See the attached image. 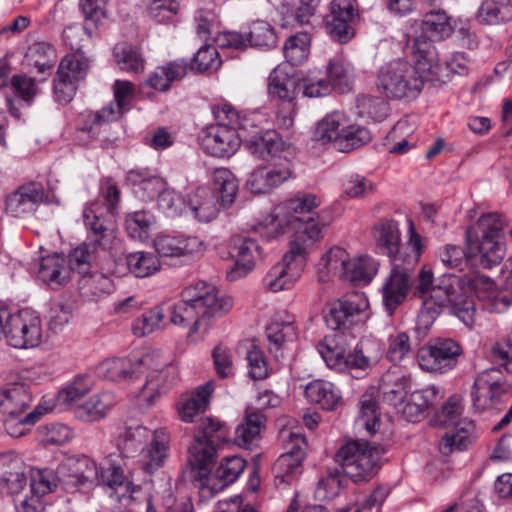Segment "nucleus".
I'll list each match as a JSON object with an SVG mask.
<instances>
[{
	"mask_svg": "<svg viewBox=\"0 0 512 512\" xmlns=\"http://www.w3.org/2000/svg\"><path fill=\"white\" fill-rule=\"evenodd\" d=\"M416 65L404 59L383 64L377 72V90L386 99L415 100L421 93L428 72L436 67V50L425 39H417L412 47Z\"/></svg>",
	"mask_w": 512,
	"mask_h": 512,
	"instance_id": "f257e3e1",
	"label": "nucleus"
},
{
	"mask_svg": "<svg viewBox=\"0 0 512 512\" xmlns=\"http://www.w3.org/2000/svg\"><path fill=\"white\" fill-rule=\"evenodd\" d=\"M504 228L500 215L488 213L482 215L474 227L466 230L467 249L447 244L439 249L441 262L451 269L462 270L468 261L478 259L479 264L486 269L498 265L505 254L501 241Z\"/></svg>",
	"mask_w": 512,
	"mask_h": 512,
	"instance_id": "f03ea898",
	"label": "nucleus"
},
{
	"mask_svg": "<svg viewBox=\"0 0 512 512\" xmlns=\"http://www.w3.org/2000/svg\"><path fill=\"white\" fill-rule=\"evenodd\" d=\"M415 296L423 302V308L438 315L442 309H448L466 326L472 327L475 322V306L463 291L457 276L445 274L433 282V273L423 268L418 275Z\"/></svg>",
	"mask_w": 512,
	"mask_h": 512,
	"instance_id": "7ed1b4c3",
	"label": "nucleus"
},
{
	"mask_svg": "<svg viewBox=\"0 0 512 512\" xmlns=\"http://www.w3.org/2000/svg\"><path fill=\"white\" fill-rule=\"evenodd\" d=\"M120 202L116 182L106 178L100 183L96 201L84 208L83 219L91 238L105 250H111L116 241L115 214Z\"/></svg>",
	"mask_w": 512,
	"mask_h": 512,
	"instance_id": "20e7f679",
	"label": "nucleus"
},
{
	"mask_svg": "<svg viewBox=\"0 0 512 512\" xmlns=\"http://www.w3.org/2000/svg\"><path fill=\"white\" fill-rule=\"evenodd\" d=\"M213 115L217 123L202 131L200 145L211 156L230 157L239 149L242 142V118L227 103L214 106Z\"/></svg>",
	"mask_w": 512,
	"mask_h": 512,
	"instance_id": "39448f33",
	"label": "nucleus"
},
{
	"mask_svg": "<svg viewBox=\"0 0 512 512\" xmlns=\"http://www.w3.org/2000/svg\"><path fill=\"white\" fill-rule=\"evenodd\" d=\"M407 233L410 254L405 258H396L391 263V273L382 287L383 303L390 316L404 302L410 291V272L418 263L422 251L421 236L417 233L411 220L408 221Z\"/></svg>",
	"mask_w": 512,
	"mask_h": 512,
	"instance_id": "423d86ee",
	"label": "nucleus"
},
{
	"mask_svg": "<svg viewBox=\"0 0 512 512\" xmlns=\"http://www.w3.org/2000/svg\"><path fill=\"white\" fill-rule=\"evenodd\" d=\"M320 198L315 194L298 193L295 197L278 205L261 222L255 224L252 232L264 241H270L285 233V225H295L306 213L319 207Z\"/></svg>",
	"mask_w": 512,
	"mask_h": 512,
	"instance_id": "0eeeda50",
	"label": "nucleus"
},
{
	"mask_svg": "<svg viewBox=\"0 0 512 512\" xmlns=\"http://www.w3.org/2000/svg\"><path fill=\"white\" fill-rule=\"evenodd\" d=\"M382 454V448L356 440L342 445L335 454V461L353 482H367L376 474Z\"/></svg>",
	"mask_w": 512,
	"mask_h": 512,
	"instance_id": "6e6552de",
	"label": "nucleus"
},
{
	"mask_svg": "<svg viewBox=\"0 0 512 512\" xmlns=\"http://www.w3.org/2000/svg\"><path fill=\"white\" fill-rule=\"evenodd\" d=\"M182 297L190 300L202 310L200 318L195 320L191 326L188 334L189 338H192L193 334L199 331L205 333L209 329L211 318L223 316L233 306L231 297L220 295L215 286L203 281L185 288L182 291Z\"/></svg>",
	"mask_w": 512,
	"mask_h": 512,
	"instance_id": "1a4fd4ad",
	"label": "nucleus"
},
{
	"mask_svg": "<svg viewBox=\"0 0 512 512\" xmlns=\"http://www.w3.org/2000/svg\"><path fill=\"white\" fill-rule=\"evenodd\" d=\"M318 351L327 366L338 372H367L379 359V354L371 351L368 342H360L353 351L346 354L334 339H326L318 345Z\"/></svg>",
	"mask_w": 512,
	"mask_h": 512,
	"instance_id": "9d476101",
	"label": "nucleus"
},
{
	"mask_svg": "<svg viewBox=\"0 0 512 512\" xmlns=\"http://www.w3.org/2000/svg\"><path fill=\"white\" fill-rule=\"evenodd\" d=\"M42 334V320L39 314L30 308L11 314L1 333L5 342L16 349L37 347L42 341Z\"/></svg>",
	"mask_w": 512,
	"mask_h": 512,
	"instance_id": "9b49d317",
	"label": "nucleus"
},
{
	"mask_svg": "<svg viewBox=\"0 0 512 512\" xmlns=\"http://www.w3.org/2000/svg\"><path fill=\"white\" fill-rule=\"evenodd\" d=\"M301 90L298 78L289 76L282 70L275 69L268 78V92L280 100L277 110V120L280 127L290 129L294 124L297 113L295 99Z\"/></svg>",
	"mask_w": 512,
	"mask_h": 512,
	"instance_id": "f8f14e48",
	"label": "nucleus"
},
{
	"mask_svg": "<svg viewBox=\"0 0 512 512\" xmlns=\"http://www.w3.org/2000/svg\"><path fill=\"white\" fill-rule=\"evenodd\" d=\"M461 353L460 345L453 339L438 338L421 347L417 359L423 371L444 374L455 368Z\"/></svg>",
	"mask_w": 512,
	"mask_h": 512,
	"instance_id": "ddd939ff",
	"label": "nucleus"
},
{
	"mask_svg": "<svg viewBox=\"0 0 512 512\" xmlns=\"http://www.w3.org/2000/svg\"><path fill=\"white\" fill-rule=\"evenodd\" d=\"M160 353L149 351L143 355L106 359L98 366V374L112 382H126L142 373V368L162 366Z\"/></svg>",
	"mask_w": 512,
	"mask_h": 512,
	"instance_id": "4468645a",
	"label": "nucleus"
},
{
	"mask_svg": "<svg viewBox=\"0 0 512 512\" xmlns=\"http://www.w3.org/2000/svg\"><path fill=\"white\" fill-rule=\"evenodd\" d=\"M369 303L362 293H352L331 305L324 319L332 330H348L368 319Z\"/></svg>",
	"mask_w": 512,
	"mask_h": 512,
	"instance_id": "2eb2a0df",
	"label": "nucleus"
},
{
	"mask_svg": "<svg viewBox=\"0 0 512 512\" xmlns=\"http://www.w3.org/2000/svg\"><path fill=\"white\" fill-rule=\"evenodd\" d=\"M240 128L243 129L242 142L259 159L269 161L284 147V142L275 130H259L250 118L242 117Z\"/></svg>",
	"mask_w": 512,
	"mask_h": 512,
	"instance_id": "dca6fc26",
	"label": "nucleus"
},
{
	"mask_svg": "<svg viewBox=\"0 0 512 512\" xmlns=\"http://www.w3.org/2000/svg\"><path fill=\"white\" fill-rule=\"evenodd\" d=\"M0 494L16 497L28 484L30 468L14 452L0 455Z\"/></svg>",
	"mask_w": 512,
	"mask_h": 512,
	"instance_id": "f3484780",
	"label": "nucleus"
},
{
	"mask_svg": "<svg viewBox=\"0 0 512 512\" xmlns=\"http://www.w3.org/2000/svg\"><path fill=\"white\" fill-rule=\"evenodd\" d=\"M100 470L93 459L81 456L67 459L60 465L58 473L67 485L89 489L98 484Z\"/></svg>",
	"mask_w": 512,
	"mask_h": 512,
	"instance_id": "a211bd4d",
	"label": "nucleus"
},
{
	"mask_svg": "<svg viewBox=\"0 0 512 512\" xmlns=\"http://www.w3.org/2000/svg\"><path fill=\"white\" fill-rule=\"evenodd\" d=\"M162 366L142 368V372L149 370L145 384L137 394L142 405L151 406L164 393H166L176 380V369L168 365L160 354Z\"/></svg>",
	"mask_w": 512,
	"mask_h": 512,
	"instance_id": "6ab92c4d",
	"label": "nucleus"
},
{
	"mask_svg": "<svg viewBox=\"0 0 512 512\" xmlns=\"http://www.w3.org/2000/svg\"><path fill=\"white\" fill-rule=\"evenodd\" d=\"M106 464L107 467L100 468V479L97 485L107 486L113 500L124 506L130 505L133 497L130 492V483L124 474V461L116 459L115 454H110L106 458Z\"/></svg>",
	"mask_w": 512,
	"mask_h": 512,
	"instance_id": "aec40b11",
	"label": "nucleus"
},
{
	"mask_svg": "<svg viewBox=\"0 0 512 512\" xmlns=\"http://www.w3.org/2000/svg\"><path fill=\"white\" fill-rule=\"evenodd\" d=\"M303 266L304 261L288 251L263 278L265 289L270 292L290 289L299 279Z\"/></svg>",
	"mask_w": 512,
	"mask_h": 512,
	"instance_id": "412c9836",
	"label": "nucleus"
},
{
	"mask_svg": "<svg viewBox=\"0 0 512 512\" xmlns=\"http://www.w3.org/2000/svg\"><path fill=\"white\" fill-rule=\"evenodd\" d=\"M291 177L288 161L280 164L260 166L247 177L246 188L253 194H265Z\"/></svg>",
	"mask_w": 512,
	"mask_h": 512,
	"instance_id": "4be33fe9",
	"label": "nucleus"
},
{
	"mask_svg": "<svg viewBox=\"0 0 512 512\" xmlns=\"http://www.w3.org/2000/svg\"><path fill=\"white\" fill-rule=\"evenodd\" d=\"M230 255L234 265L227 271V278L235 281L254 269L256 258L261 255V247L252 237L236 239Z\"/></svg>",
	"mask_w": 512,
	"mask_h": 512,
	"instance_id": "5701e85b",
	"label": "nucleus"
},
{
	"mask_svg": "<svg viewBox=\"0 0 512 512\" xmlns=\"http://www.w3.org/2000/svg\"><path fill=\"white\" fill-rule=\"evenodd\" d=\"M294 229L289 252L304 261L308 250L322 238L323 225L318 217L305 216L295 225H285Z\"/></svg>",
	"mask_w": 512,
	"mask_h": 512,
	"instance_id": "b1692460",
	"label": "nucleus"
},
{
	"mask_svg": "<svg viewBox=\"0 0 512 512\" xmlns=\"http://www.w3.org/2000/svg\"><path fill=\"white\" fill-rule=\"evenodd\" d=\"M46 197L42 184L30 182L22 185L7 197L6 210L14 217H21L34 212Z\"/></svg>",
	"mask_w": 512,
	"mask_h": 512,
	"instance_id": "393cba45",
	"label": "nucleus"
},
{
	"mask_svg": "<svg viewBox=\"0 0 512 512\" xmlns=\"http://www.w3.org/2000/svg\"><path fill=\"white\" fill-rule=\"evenodd\" d=\"M154 248L160 257L178 258L200 254L204 243L196 236L160 235L154 240Z\"/></svg>",
	"mask_w": 512,
	"mask_h": 512,
	"instance_id": "a878e982",
	"label": "nucleus"
},
{
	"mask_svg": "<svg viewBox=\"0 0 512 512\" xmlns=\"http://www.w3.org/2000/svg\"><path fill=\"white\" fill-rule=\"evenodd\" d=\"M374 237L377 248L393 263L396 258H405L410 254L411 249L401 245L398 224L393 220H387L375 227Z\"/></svg>",
	"mask_w": 512,
	"mask_h": 512,
	"instance_id": "bb28decb",
	"label": "nucleus"
},
{
	"mask_svg": "<svg viewBox=\"0 0 512 512\" xmlns=\"http://www.w3.org/2000/svg\"><path fill=\"white\" fill-rule=\"evenodd\" d=\"M170 436L166 429L161 428L151 433L148 445L141 450L140 460L143 469L153 474L164 465L168 455Z\"/></svg>",
	"mask_w": 512,
	"mask_h": 512,
	"instance_id": "cd10ccee",
	"label": "nucleus"
},
{
	"mask_svg": "<svg viewBox=\"0 0 512 512\" xmlns=\"http://www.w3.org/2000/svg\"><path fill=\"white\" fill-rule=\"evenodd\" d=\"M116 403V396L113 392L102 391L78 405L74 410V415L82 422H98L110 413Z\"/></svg>",
	"mask_w": 512,
	"mask_h": 512,
	"instance_id": "c85d7f7f",
	"label": "nucleus"
},
{
	"mask_svg": "<svg viewBox=\"0 0 512 512\" xmlns=\"http://www.w3.org/2000/svg\"><path fill=\"white\" fill-rule=\"evenodd\" d=\"M32 395L25 382H17L0 391V418L19 416L30 406Z\"/></svg>",
	"mask_w": 512,
	"mask_h": 512,
	"instance_id": "c756f323",
	"label": "nucleus"
},
{
	"mask_svg": "<svg viewBox=\"0 0 512 512\" xmlns=\"http://www.w3.org/2000/svg\"><path fill=\"white\" fill-rule=\"evenodd\" d=\"M213 391L214 382L210 380L197 387L190 394L182 396L177 404V410L181 420L192 422L196 415L204 412L209 405Z\"/></svg>",
	"mask_w": 512,
	"mask_h": 512,
	"instance_id": "7c9ffc66",
	"label": "nucleus"
},
{
	"mask_svg": "<svg viewBox=\"0 0 512 512\" xmlns=\"http://www.w3.org/2000/svg\"><path fill=\"white\" fill-rule=\"evenodd\" d=\"M216 454V447L212 439L195 435L189 447L188 461L192 469L197 470V475L200 479L206 478L210 474Z\"/></svg>",
	"mask_w": 512,
	"mask_h": 512,
	"instance_id": "2f4dec72",
	"label": "nucleus"
},
{
	"mask_svg": "<svg viewBox=\"0 0 512 512\" xmlns=\"http://www.w3.org/2000/svg\"><path fill=\"white\" fill-rule=\"evenodd\" d=\"M411 387V378L398 371H389L381 378L379 393L387 404L398 408L403 404L408 390Z\"/></svg>",
	"mask_w": 512,
	"mask_h": 512,
	"instance_id": "473e14b6",
	"label": "nucleus"
},
{
	"mask_svg": "<svg viewBox=\"0 0 512 512\" xmlns=\"http://www.w3.org/2000/svg\"><path fill=\"white\" fill-rule=\"evenodd\" d=\"M442 398L439 389L432 385L425 389L413 392L407 402L401 405L400 411L410 422L419 421L438 400Z\"/></svg>",
	"mask_w": 512,
	"mask_h": 512,
	"instance_id": "72a5a7b5",
	"label": "nucleus"
},
{
	"mask_svg": "<svg viewBox=\"0 0 512 512\" xmlns=\"http://www.w3.org/2000/svg\"><path fill=\"white\" fill-rule=\"evenodd\" d=\"M475 435V425L469 419L459 422V426L448 430L439 441V451L443 455H450L456 451H463L472 443Z\"/></svg>",
	"mask_w": 512,
	"mask_h": 512,
	"instance_id": "f704fd0d",
	"label": "nucleus"
},
{
	"mask_svg": "<svg viewBox=\"0 0 512 512\" xmlns=\"http://www.w3.org/2000/svg\"><path fill=\"white\" fill-rule=\"evenodd\" d=\"M220 207L219 200L215 193L207 187H198L190 195L188 209L199 221L210 222L218 214Z\"/></svg>",
	"mask_w": 512,
	"mask_h": 512,
	"instance_id": "c9c22d12",
	"label": "nucleus"
},
{
	"mask_svg": "<svg viewBox=\"0 0 512 512\" xmlns=\"http://www.w3.org/2000/svg\"><path fill=\"white\" fill-rule=\"evenodd\" d=\"M266 337L269 342V351L275 358H283L287 345L293 343L297 337V330L293 322L275 320L266 327Z\"/></svg>",
	"mask_w": 512,
	"mask_h": 512,
	"instance_id": "e433bc0d",
	"label": "nucleus"
},
{
	"mask_svg": "<svg viewBox=\"0 0 512 512\" xmlns=\"http://www.w3.org/2000/svg\"><path fill=\"white\" fill-rule=\"evenodd\" d=\"M349 122L346 115L341 111H333L320 120L314 131V138L322 144L333 142L338 148L345 128Z\"/></svg>",
	"mask_w": 512,
	"mask_h": 512,
	"instance_id": "4c0bfd02",
	"label": "nucleus"
},
{
	"mask_svg": "<svg viewBox=\"0 0 512 512\" xmlns=\"http://www.w3.org/2000/svg\"><path fill=\"white\" fill-rule=\"evenodd\" d=\"M35 271L39 279L49 285H63L69 278L66 259L60 254L48 255L41 258Z\"/></svg>",
	"mask_w": 512,
	"mask_h": 512,
	"instance_id": "58836bf2",
	"label": "nucleus"
},
{
	"mask_svg": "<svg viewBox=\"0 0 512 512\" xmlns=\"http://www.w3.org/2000/svg\"><path fill=\"white\" fill-rule=\"evenodd\" d=\"M305 396L309 402L324 410H334L341 402L340 391L331 382L314 380L305 387Z\"/></svg>",
	"mask_w": 512,
	"mask_h": 512,
	"instance_id": "ea45409f",
	"label": "nucleus"
},
{
	"mask_svg": "<svg viewBox=\"0 0 512 512\" xmlns=\"http://www.w3.org/2000/svg\"><path fill=\"white\" fill-rule=\"evenodd\" d=\"M346 264L341 279L356 285L370 283L378 271L377 263L369 256L349 257Z\"/></svg>",
	"mask_w": 512,
	"mask_h": 512,
	"instance_id": "a19ab883",
	"label": "nucleus"
},
{
	"mask_svg": "<svg viewBox=\"0 0 512 512\" xmlns=\"http://www.w3.org/2000/svg\"><path fill=\"white\" fill-rule=\"evenodd\" d=\"M421 29L424 36H420V38L430 43L448 37L453 30L449 17L441 10L426 13L421 23ZM417 39H419V37H417L414 42ZM431 45L433 46V44Z\"/></svg>",
	"mask_w": 512,
	"mask_h": 512,
	"instance_id": "79ce46f5",
	"label": "nucleus"
},
{
	"mask_svg": "<svg viewBox=\"0 0 512 512\" xmlns=\"http://www.w3.org/2000/svg\"><path fill=\"white\" fill-rule=\"evenodd\" d=\"M477 20L481 24L497 25L512 19L510 0H484L477 12Z\"/></svg>",
	"mask_w": 512,
	"mask_h": 512,
	"instance_id": "37998d69",
	"label": "nucleus"
},
{
	"mask_svg": "<svg viewBox=\"0 0 512 512\" xmlns=\"http://www.w3.org/2000/svg\"><path fill=\"white\" fill-rule=\"evenodd\" d=\"M88 240L89 242L83 243L73 249L68 256V262L69 269L73 272H77L78 274L82 275L84 278H86L91 271V262L94 258V255L96 253V249L100 248L103 250V248L95 243L93 239L91 238V233L88 230ZM104 251H106L104 249Z\"/></svg>",
	"mask_w": 512,
	"mask_h": 512,
	"instance_id": "c03bdc74",
	"label": "nucleus"
},
{
	"mask_svg": "<svg viewBox=\"0 0 512 512\" xmlns=\"http://www.w3.org/2000/svg\"><path fill=\"white\" fill-rule=\"evenodd\" d=\"M93 387V380L88 375H77L60 389L56 396L57 405L70 407L88 394Z\"/></svg>",
	"mask_w": 512,
	"mask_h": 512,
	"instance_id": "a18cd8bd",
	"label": "nucleus"
},
{
	"mask_svg": "<svg viewBox=\"0 0 512 512\" xmlns=\"http://www.w3.org/2000/svg\"><path fill=\"white\" fill-rule=\"evenodd\" d=\"M266 417L259 411L246 412L245 418L235 430V443L240 447H248L260 437Z\"/></svg>",
	"mask_w": 512,
	"mask_h": 512,
	"instance_id": "49530a36",
	"label": "nucleus"
},
{
	"mask_svg": "<svg viewBox=\"0 0 512 512\" xmlns=\"http://www.w3.org/2000/svg\"><path fill=\"white\" fill-rule=\"evenodd\" d=\"M89 69V59L83 51H76L66 55L58 67V77L77 84L85 79Z\"/></svg>",
	"mask_w": 512,
	"mask_h": 512,
	"instance_id": "de8ad7c7",
	"label": "nucleus"
},
{
	"mask_svg": "<svg viewBox=\"0 0 512 512\" xmlns=\"http://www.w3.org/2000/svg\"><path fill=\"white\" fill-rule=\"evenodd\" d=\"M213 183L220 205L229 207L233 204L238 192V182L233 173L227 168H217L213 172Z\"/></svg>",
	"mask_w": 512,
	"mask_h": 512,
	"instance_id": "09e8293b",
	"label": "nucleus"
},
{
	"mask_svg": "<svg viewBox=\"0 0 512 512\" xmlns=\"http://www.w3.org/2000/svg\"><path fill=\"white\" fill-rule=\"evenodd\" d=\"M463 413V404L461 397L453 395L437 410L432 416L430 423L434 427H443L452 429L459 426Z\"/></svg>",
	"mask_w": 512,
	"mask_h": 512,
	"instance_id": "8fccbe9b",
	"label": "nucleus"
},
{
	"mask_svg": "<svg viewBox=\"0 0 512 512\" xmlns=\"http://www.w3.org/2000/svg\"><path fill=\"white\" fill-rule=\"evenodd\" d=\"M149 431L143 426L127 427L118 436L116 447L119 455H115L118 460L133 456L140 448L142 440L148 436Z\"/></svg>",
	"mask_w": 512,
	"mask_h": 512,
	"instance_id": "3c124183",
	"label": "nucleus"
},
{
	"mask_svg": "<svg viewBox=\"0 0 512 512\" xmlns=\"http://www.w3.org/2000/svg\"><path fill=\"white\" fill-rule=\"evenodd\" d=\"M126 265L130 273L138 278H145L160 270L157 256L150 252L137 251L126 255Z\"/></svg>",
	"mask_w": 512,
	"mask_h": 512,
	"instance_id": "603ef678",
	"label": "nucleus"
},
{
	"mask_svg": "<svg viewBox=\"0 0 512 512\" xmlns=\"http://www.w3.org/2000/svg\"><path fill=\"white\" fill-rule=\"evenodd\" d=\"M478 283L485 286L487 290L486 307L491 311L501 313L512 304V285H507L500 290L494 289V282L488 277L479 278L474 286L478 287Z\"/></svg>",
	"mask_w": 512,
	"mask_h": 512,
	"instance_id": "864d4df0",
	"label": "nucleus"
},
{
	"mask_svg": "<svg viewBox=\"0 0 512 512\" xmlns=\"http://www.w3.org/2000/svg\"><path fill=\"white\" fill-rule=\"evenodd\" d=\"M311 38L308 33H297L290 36L283 47L284 57L293 66L303 64L310 53Z\"/></svg>",
	"mask_w": 512,
	"mask_h": 512,
	"instance_id": "5fc2aeb1",
	"label": "nucleus"
},
{
	"mask_svg": "<svg viewBox=\"0 0 512 512\" xmlns=\"http://www.w3.org/2000/svg\"><path fill=\"white\" fill-rule=\"evenodd\" d=\"M113 55L119 68L123 71L140 73L144 70V59L136 48L122 42L115 45Z\"/></svg>",
	"mask_w": 512,
	"mask_h": 512,
	"instance_id": "6e6d98bb",
	"label": "nucleus"
},
{
	"mask_svg": "<svg viewBox=\"0 0 512 512\" xmlns=\"http://www.w3.org/2000/svg\"><path fill=\"white\" fill-rule=\"evenodd\" d=\"M246 461L240 456H229L221 460L215 471V479L219 481L217 489H223L234 483L243 473Z\"/></svg>",
	"mask_w": 512,
	"mask_h": 512,
	"instance_id": "4d7b16f0",
	"label": "nucleus"
},
{
	"mask_svg": "<svg viewBox=\"0 0 512 512\" xmlns=\"http://www.w3.org/2000/svg\"><path fill=\"white\" fill-rule=\"evenodd\" d=\"M126 181L133 187H139L148 196H152L163 186L162 179L148 168L131 169L127 173Z\"/></svg>",
	"mask_w": 512,
	"mask_h": 512,
	"instance_id": "13d9d810",
	"label": "nucleus"
},
{
	"mask_svg": "<svg viewBox=\"0 0 512 512\" xmlns=\"http://www.w3.org/2000/svg\"><path fill=\"white\" fill-rule=\"evenodd\" d=\"M43 415V412L39 407L35 408L33 411L19 416H6L0 418V421L3 422L5 430L12 437H21L27 433L29 430V426L34 425Z\"/></svg>",
	"mask_w": 512,
	"mask_h": 512,
	"instance_id": "bf43d9fd",
	"label": "nucleus"
},
{
	"mask_svg": "<svg viewBox=\"0 0 512 512\" xmlns=\"http://www.w3.org/2000/svg\"><path fill=\"white\" fill-rule=\"evenodd\" d=\"M164 312L161 307H154L144 312L132 323V332L137 337H145L160 328L164 320Z\"/></svg>",
	"mask_w": 512,
	"mask_h": 512,
	"instance_id": "052dcab7",
	"label": "nucleus"
},
{
	"mask_svg": "<svg viewBox=\"0 0 512 512\" xmlns=\"http://www.w3.org/2000/svg\"><path fill=\"white\" fill-rule=\"evenodd\" d=\"M350 79L351 68L349 63L339 57L330 60L327 81L331 83V88L343 93L349 89Z\"/></svg>",
	"mask_w": 512,
	"mask_h": 512,
	"instance_id": "680f3d73",
	"label": "nucleus"
},
{
	"mask_svg": "<svg viewBox=\"0 0 512 512\" xmlns=\"http://www.w3.org/2000/svg\"><path fill=\"white\" fill-rule=\"evenodd\" d=\"M247 43L257 48H272L277 43L273 27L265 21H256L247 34Z\"/></svg>",
	"mask_w": 512,
	"mask_h": 512,
	"instance_id": "e2e57ef3",
	"label": "nucleus"
},
{
	"mask_svg": "<svg viewBox=\"0 0 512 512\" xmlns=\"http://www.w3.org/2000/svg\"><path fill=\"white\" fill-rule=\"evenodd\" d=\"M153 220V216L143 210L130 213L125 221L126 231L131 238L144 240L148 237V231Z\"/></svg>",
	"mask_w": 512,
	"mask_h": 512,
	"instance_id": "0e129e2a",
	"label": "nucleus"
},
{
	"mask_svg": "<svg viewBox=\"0 0 512 512\" xmlns=\"http://www.w3.org/2000/svg\"><path fill=\"white\" fill-rule=\"evenodd\" d=\"M301 453L296 458L284 453L276 460L273 472L281 483H290L301 472Z\"/></svg>",
	"mask_w": 512,
	"mask_h": 512,
	"instance_id": "69168bd1",
	"label": "nucleus"
},
{
	"mask_svg": "<svg viewBox=\"0 0 512 512\" xmlns=\"http://www.w3.org/2000/svg\"><path fill=\"white\" fill-rule=\"evenodd\" d=\"M358 114L373 121H381L387 116V104L375 96H362L357 100Z\"/></svg>",
	"mask_w": 512,
	"mask_h": 512,
	"instance_id": "338daca9",
	"label": "nucleus"
},
{
	"mask_svg": "<svg viewBox=\"0 0 512 512\" xmlns=\"http://www.w3.org/2000/svg\"><path fill=\"white\" fill-rule=\"evenodd\" d=\"M53 54L54 50L48 43L37 42L28 48L26 60L29 65L36 67L40 73H43L53 67L50 59V55Z\"/></svg>",
	"mask_w": 512,
	"mask_h": 512,
	"instance_id": "774afa93",
	"label": "nucleus"
}]
</instances>
